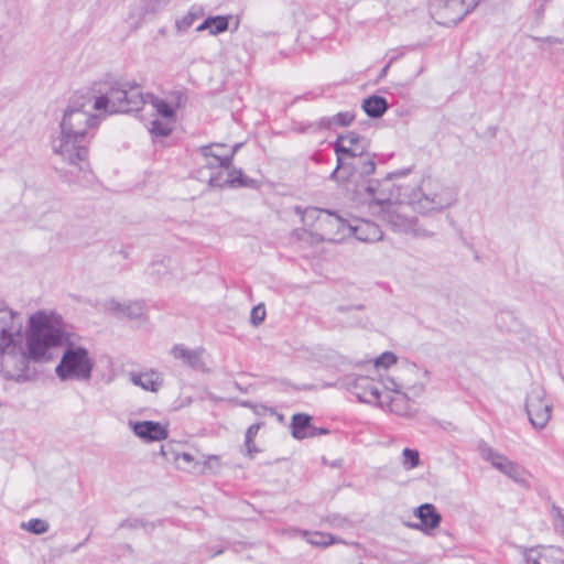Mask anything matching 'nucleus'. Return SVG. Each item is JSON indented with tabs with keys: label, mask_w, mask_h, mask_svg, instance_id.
<instances>
[{
	"label": "nucleus",
	"mask_w": 564,
	"mask_h": 564,
	"mask_svg": "<svg viewBox=\"0 0 564 564\" xmlns=\"http://www.w3.org/2000/svg\"><path fill=\"white\" fill-rule=\"evenodd\" d=\"M524 564H564V551L556 546H538L525 551Z\"/></svg>",
	"instance_id": "nucleus-14"
},
{
	"label": "nucleus",
	"mask_w": 564,
	"mask_h": 564,
	"mask_svg": "<svg viewBox=\"0 0 564 564\" xmlns=\"http://www.w3.org/2000/svg\"><path fill=\"white\" fill-rule=\"evenodd\" d=\"M554 527L564 536V511L560 508L554 509Z\"/></svg>",
	"instance_id": "nucleus-44"
},
{
	"label": "nucleus",
	"mask_w": 564,
	"mask_h": 564,
	"mask_svg": "<svg viewBox=\"0 0 564 564\" xmlns=\"http://www.w3.org/2000/svg\"><path fill=\"white\" fill-rule=\"evenodd\" d=\"M350 235V223H347L335 213L325 210L314 236L322 241L339 242Z\"/></svg>",
	"instance_id": "nucleus-9"
},
{
	"label": "nucleus",
	"mask_w": 564,
	"mask_h": 564,
	"mask_svg": "<svg viewBox=\"0 0 564 564\" xmlns=\"http://www.w3.org/2000/svg\"><path fill=\"white\" fill-rule=\"evenodd\" d=\"M204 15V9L200 6H192L188 12L182 18L176 20L175 28L178 32L187 31L194 22Z\"/></svg>",
	"instance_id": "nucleus-30"
},
{
	"label": "nucleus",
	"mask_w": 564,
	"mask_h": 564,
	"mask_svg": "<svg viewBox=\"0 0 564 564\" xmlns=\"http://www.w3.org/2000/svg\"><path fill=\"white\" fill-rule=\"evenodd\" d=\"M265 318V308L262 304L254 306L251 311L250 321L254 326L260 325Z\"/></svg>",
	"instance_id": "nucleus-42"
},
{
	"label": "nucleus",
	"mask_w": 564,
	"mask_h": 564,
	"mask_svg": "<svg viewBox=\"0 0 564 564\" xmlns=\"http://www.w3.org/2000/svg\"><path fill=\"white\" fill-rule=\"evenodd\" d=\"M175 119H155L151 123L150 132L155 137H167L173 130Z\"/></svg>",
	"instance_id": "nucleus-34"
},
{
	"label": "nucleus",
	"mask_w": 564,
	"mask_h": 564,
	"mask_svg": "<svg viewBox=\"0 0 564 564\" xmlns=\"http://www.w3.org/2000/svg\"><path fill=\"white\" fill-rule=\"evenodd\" d=\"M203 348L191 349L183 344H175L171 348V355L173 358L181 360L185 366L193 369H203Z\"/></svg>",
	"instance_id": "nucleus-16"
},
{
	"label": "nucleus",
	"mask_w": 564,
	"mask_h": 564,
	"mask_svg": "<svg viewBox=\"0 0 564 564\" xmlns=\"http://www.w3.org/2000/svg\"><path fill=\"white\" fill-rule=\"evenodd\" d=\"M145 102L151 104V106L155 110V113L162 119H175V110L165 100L153 95H148Z\"/></svg>",
	"instance_id": "nucleus-29"
},
{
	"label": "nucleus",
	"mask_w": 564,
	"mask_h": 564,
	"mask_svg": "<svg viewBox=\"0 0 564 564\" xmlns=\"http://www.w3.org/2000/svg\"><path fill=\"white\" fill-rule=\"evenodd\" d=\"M129 376L134 386L141 387L145 391L156 392L163 386V377L155 370L131 372Z\"/></svg>",
	"instance_id": "nucleus-18"
},
{
	"label": "nucleus",
	"mask_w": 564,
	"mask_h": 564,
	"mask_svg": "<svg viewBox=\"0 0 564 564\" xmlns=\"http://www.w3.org/2000/svg\"><path fill=\"white\" fill-rule=\"evenodd\" d=\"M199 465V460L195 458L191 453L182 452L180 460L176 464V468L183 471L193 473Z\"/></svg>",
	"instance_id": "nucleus-37"
},
{
	"label": "nucleus",
	"mask_w": 564,
	"mask_h": 564,
	"mask_svg": "<svg viewBox=\"0 0 564 564\" xmlns=\"http://www.w3.org/2000/svg\"><path fill=\"white\" fill-rule=\"evenodd\" d=\"M348 389L365 403H381V383L366 376H357L347 382Z\"/></svg>",
	"instance_id": "nucleus-10"
},
{
	"label": "nucleus",
	"mask_w": 564,
	"mask_h": 564,
	"mask_svg": "<svg viewBox=\"0 0 564 564\" xmlns=\"http://www.w3.org/2000/svg\"><path fill=\"white\" fill-rule=\"evenodd\" d=\"M456 200L453 188L431 177L423 178L421 184L409 194L408 205L421 214L442 212Z\"/></svg>",
	"instance_id": "nucleus-5"
},
{
	"label": "nucleus",
	"mask_w": 564,
	"mask_h": 564,
	"mask_svg": "<svg viewBox=\"0 0 564 564\" xmlns=\"http://www.w3.org/2000/svg\"><path fill=\"white\" fill-rule=\"evenodd\" d=\"M397 362V356L393 352L386 351L381 354L376 360H375V367L376 368H389L393 364Z\"/></svg>",
	"instance_id": "nucleus-41"
},
{
	"label": "nucleus",
	"mask_w": 564,
	"mask_h": 564,
	"mask_svg": "<svg viewBox=\"0 0 564 564\" xmlns=\"http://www.w3.org/2000/svg\"><path fill=\"white\" fill-rule=\"evenodd\" d=\"M93 109L105 113L138 111L145 98L138 84L127 80L108 79L100 83Z\"/></svg>",
	"instance_id": "nucleus-4"
},
{
	"label": "nucleus",
	"mask_w": 564,
	"mask_h": 564,
	"mask_svg": "<svg viewBox=\"0 0 564 564\" xmlns=\"http://www.w3.org/2000/svg\"><path fill=\"white\" fill-rule=\"evenodd\" d=\"M229 18L223 15L208 17L196 28L197 32L208 30L212 35L220 34L228 30Z\"/></svg>",
	"instance_id": "nucleus-24"
},
{
	"label": "nucleus",
	"mask_w": 564,
	"mask_h": 564,
	"mask_svg": "<svg viewBox=\"0 0 564 564\" xmlns=\"http://www.w3.org/2000/svg\"><path fill=\"white\" fill-rule=\"evenodd\" d=\"M230 167H218L212 171L206 169H198L196 171L197 180L207 183L209 187H225L227 186V170Z\"/></svg>",
	"instance_id": "nucleus-21"
},
{
	"label": "nucleus",
	"mask_w": 564,
	"mask_h": 564,
	"mask_svg": "<svg viewBox=\"0 0 564 564\" xmlns=\"http://www.w3.org/2000/svg\"><path fill=\"white\" fill-rule=\"evenodd\" d=\"M406 205L402 203L390 204L388 208L381 213V218L392 229L400 232H409L413 228L415 218L409 217L405 213Z\"/></svg>",
	"instance_id": "nucleus-13"
},
{
	"label": "nucleus",
	"mask_w": 564,
	"mask_h": 564,
	"mask_svg": "<svg viewBox=\"0 0 564 564\" xmlns=\"http://www.w3.org/2000/svg\"><path fill=\"white\" fill-rule=\"evenodd\" d=\"M416 516L427 529L437 528L442 520L441 514L437 513L435 507L430 503H425L419 507L416 510Z\"/></svg>",
	"instance_id": "nucleus-25"
},
{
	"label": "nucleus",
	"mask_w": 564,
	"mask_h": 564,
	"mask_svg": "<svg viewBox=\"0 0 564 564\" xmlns=\"http://www.w3.org/2000/svg\"><path fill=\"white\" fill-rule=\"evenodd\" d=\"M525 411L535 429H543L552 414V404L545 400V391L539 384H533L527 395Z\"/></svg>",
	"instance_id": "nucleus-8"
},
{
	"label": "nucleus",
	"mask_w": 564,
	"mask_h": 564,
	"mask_svg": "<svg viewBox=\"0 0 564 564\" xmlns=\"http://www.w3.org/2000/svg\"><path fill=\"white\" fill-rule=\"evenodd\" d=\"M479 0H432L431 12L438 24L452 26L462 21Z\"/></svg>",
	"instance_id": "nucleus-6"
},
{
	"label": "nucleus",
	"mask_w": 564,
	"mask_h": 564,
	"mask_svg": "<svg viewBox=\"0 0 564 564\" xmlns=\"http://www.w3.org/2000/svg\"><path fill=\"white\" fill-rule=\"evenodd\" d=\"M480 454L484 459L489 462L496 469H498L502 474L507 469L508 465L511 463V460L508 457L494 451L491 447L487 445L480 447Z\"/></svg>",
	"instance_id": "nucleus-27"
},
{
	"label": "nucleus",
	"mask_w": 564,
	"mask_h": 564,
	"mask_svg": "<svg viewBox=\"0 0 564 564\" xmlns=\"http://www.w3.org/2000/svg\"><path fill=\"white\" fill-rule=\"evenodd\" d=\"M22 315L0 300V373L15 381L28 379V357L22 348Z\"/></svg>",
	"instance_id": "nucleus-3"
},
{
	"label": "nucleus",
	"mask_w": 564,
	"mask_h": 564,
	"mask_svg": "<svg viewBox=\"0 0 564 564\" xmlns=\"http://www.w3.org/2000/svg\"><path fill=\"white\" fill-rule=\"evenodd\" d=\"M223 550L217 551L214 555L221 554Z\"/></svg>",
	"instance_id": "nucleus-50"
},
{
	"label": "nucleus",
	"mask_w": 564,
	"mask_h": 564,
	"mask_svg": "<svg viewBox=\"0 0 564 564\" xmlns=\"http://www.w3.org/2000/svg\"><path fill=\"white\" fill-rule=\"evenodd\" d=\"M107 307L109 311L120 316H127L132 319H138L143 315V304L141 302L120 303L115 300H110L107 303Z\"/></svg>",
	"instance_id": "nucleus-20"
},
{
	"label": "nucleus",
	"mask_w": 564,
	"mask_h": 564,
	"mask_svg": "<svg viewBox=\"0 0 564 564\" xmlns=\"http://www.w3.org/2000/svg\"><path fill=\"white\" fill-rule=\"evenodd\" d=\"M406 389H409V391L413 394V395H419L422 393L424 387L423 384H419V386H413V387H406Z\"/></svg>",
	"instance_id": "nucleus-47"
},
{
	"label": "nucleus",
	"mask_w": 564,
	"mask_h": 564,
	"mask_svg": "<svg viewBox=\"0 0 564 564\" xmlns=\"http://www.w3.org/2000/svg\"><path fill=\"white\" fill-rule=\"evenodd\" d=\"M354 120V115L349 111L339 112L333 117H324L315 124H310L308 128H316L318 130L330 129L333 127H346Z\"/></svg>",
	"instance_id": "nucleus-22"
},
{
	"label": "nucleus",
	"mask_w": 564,
	"mask_h": 564,
	"mask_svg": "<svg viewBox=\"0 0 564 564\" xmlns=\"http://www.w3.org/2000/svg\"><path fill=\"white\" fill-rule=\"evenodd\" d=\"M506 476L511 478L513 481L523 484L524 482V469L519 466L517 463L512 462L508 465L507 469L503 473Z\"/></svg>",
	"instance_id": "nucleus-39"
},
{
	"label": "nucleus",
	"mask_w": 564,
	"mask_h": 564,
	"mask_svg": "<svg viewBox=\"0 0 564 564\" xmlns=\"http://www.w3.org/2000/svg\"><path fill=\"white\" fill-rule=\"evenodd\" d=\"M21 528L33 534H43L48 531L50 525L47 521L34 518L29 520L28 522H22Z\"/></svg>",
	"instance_id": "nucleus-36"
},
{
	"label": "nucleus",
	"mask_w": 564,
	"mask_h": 564,
	"mask_svg": "<svg viewBox=\"0 0 564 564\" xmlns=\"http://www.w3.org/2000/svg\"><path fill=\"white\" fill-rule=\"evenodd\" d=\"M410 234L414 235L415 237L420 238H431L434 236L433 230H429L426 228H423L417 224V220L415 219L413 223V228L409 231Z\"/></svg>",
	"instance_id": "nucleus-43"
},
{
	"label": "nucleus",
	"mask_w": 564,
	"mask_h": 564,
	"mask_svg": "<svg viewBox=\"0 0 564 564\" xmlns=\"http://www.w3.org/2000/svg\"><path fill=\"white\" fill-rule=\"evenodd\" d=\"M133 433L144 442L166 440L169 432L165 426L154 421L130 422Z\"/></svg>",
	"instance_id": "nucleus-15"
},
{
	"label": "nucleus",
	"mask_w": 564,
	"mask_h": 564,
	"mask_svg": "<svg viewBox=\"0 0 564 564\" xmlns=\"http://www.w3.org/2000/svg\"><path fill=\"white\" fill-rule=\"evenodd\" d=\"M294 534L305 539L307 543L314 546H328L336 542L334 535L318 531H307L301 529H293Z\"/></svg>",
	"instance_id": "nucleus-23"
},
{
	"label": "nucleus",
	"mask_w": 564,
	"mask_h": 564,
	"mask_svg": "<svg viewBox=\"0 0 564 564\" xmlns=\"http://www.w3.org/2000/svg\"><path fill=\"white\" fill-rule=\"evenodd\" d=\"M325 214V209L316 208V207H308L303 212L302 220L306 226H310L313 228V235H315L317 230V226H319V220L322 218V215Z\"/></svg>",
	"instance_id": "nucleus-35"
},
{
	"label": "nucleus",
	"mask_w": 564,
	"mask_h": 564,
	"mask_svg": "<svg viewBox=\"0 0 564 564\" xmlns=\"http://www.w3.org/2000/svg\"><path fill=\"white\" fill-rule=\"evenodd\" d=\"M389 409L391 412L401 416H411L413 414L406 393H397L392 397L389 401Z\"/></svg>",
	"instance_id": "nucleus-28"
},
{
	"label": "nucleus",
	"mask_w": 564,
	"mask_h": 564,
	"mask_svg": "<svg viewBox=\"0 0 564 564\" xmlns=\"http://www.w3.org/2000/svg\"><path fill=\"white\" fill-rule=\"evenodd\" d=\"M358 161L356 163L347 162L346 165L352 166L355 170H357L360 175L368 176L375 173L376 171V163L373 161V158L368 154V151L362 156H357Z\"/></svg>",
	"instance_id": "nucleus-32"
},
{
	"label": "nucleus",
	"mask_w": 564,
	"mask_h": 564,
	"mask_svg": "<svg viewBox=\"0 0 564 564\" xmlns=\"http://www.w3.org/2000/svg\"><path fill=\"white\" fill-rule=\"evenodd\" d=\"M84 108V104H74L67 107L59 124L61 135L53 141V151L64 164L58 170L72 175L68 177V182H73V176L88 167L87 144L90 132L99 123L98 116Z\"/></svg>",
	"instance_id": "nucleus-2"
},
{
	"label": "nucleus",
	"mask_w": 564,
	"mask_h": 564,
	"mask_svg": "<svg viewBox=\"0 0 564 564\" xmlns=\"http://www.w3.org/2000/svg\"><path fill=\"white\" fill-rule=\"evenodd\" d=\"M312 417L305 413H297L292 416L291 431L296 440L314 437L317 435V427L311 424Z\"/></svg>",
	"instance_id": "nucleus-19"
},
{
	"label": "nucleus",
	"mask_w": 564,
	"mask_h": 564,
	"mask_svg": "<svg viewBox=\"0 0 564 564\" xmlns=\"http://www.w3.org/2000/svg\"><path fill=\"white\" fill-rule=\"evenodd\" d=\"M316 433H317V435H321V434H326V433H328V431H327V430H325V429H317Z\"/></svg>",
	"instance_id": "nucleus-48"
},
{
	"label": "nucleus",
	"mask_w": 564,
	"mask_h": 564,
	"mask_svg": "<svg viewBox=\"0 0 564 564\" xmlns=\"http://www.w3.org/2000/svg\"><path fill=\"white\" fill-rule=\"evenodd\" d=\"M202 457L205 458L204 466L206 468H213L214 463H218L217 456H213V455L204 456V455H202Z\"/></svg>",
	"instance_id": "nucleus-46"
},
{
	"label": "nucleus",
	"mask_w": 564,
	"mask_h": 564,
	"mask_svg": "<svg viewBox=\"0 0 564 564\" xmlns=\"http://www.w3.org/2000/svg\"><path fill=\"white\" fill-rule=\"evenodd\" d=\"M26 346L29 356L35 361L52 359L51 349L65 346L59 364L55 368L62 381L77 380L88 382L91 379L95 366L88 350L75 345L63 328L58 316L45 312H36L29 318L26 330Z\"/></svg>",
	"instance_id": "nucleus-1"
},
{
	"label": "nucleus",
	"mask_w": 564,
	"mask_h": 564,
	"mask_svg": "<svg viewBox=\"0 0 564 564\" xmlns=\"http://www.w3.org/2000/svg\"><path fill=\"white\" fill-rule=\"evenodd\" d=\"M392 176L393 174H389L382 182L371 181L366 187V192L372 200L371 208H380V214L383 209L388 208L390 204H394L392 200L394 198L397 199L400 195H394L392 191Z\"/></svg>",
	"instance_id": "nucleus-11"
},
{
	"label": "nucleus",
	"mask_w": 564,
	"mask_h": 564,
	"mask_svg": "<svg viewBox=\"0 0 564 564\" xmlns=\"http://www.w3.org/2000/svg\"><path fill=\"white\" fill-rule=\"evenodd\" d=\"M259 430L260 424L256 423L250 425L246 432L245 445L249 454L258 452V449L254 447L253 440L257 436Z\"/></svg>",
	"instance_id": "nucleus-40"
},
{
	"label": "nucleus",
	"mask_w": 564,
	"mask_h": 564,
	"mask_svg": "<svg viewBox=\"0 0 564 564\" xmlns=\"http://www.w3.org/2000/svg\"><path fill=\"white\" fill-rule=\"evenodd\" d=\"M241 143H237L230 148L226 145L225 155L230 156V165H232L234 156L237 153V151L241 148Z\"/></svg>",
	"instance_id": "nucleus-45"
},
{
	"label": "nucleus",
	"mask_w": 564,
	"mask_h": 564,
	"mask_svg": "<svg viewBox=\"0 0 564 564\" xmlns=\"http://www.w3.org/2000/svg\"><path fill=\"white\" fill-rule=\"evenodd\" d=\"M362 109L372 118H380L388 109L386 98L380 96H370L362 102Z\"/></svg>",
	"instance_id": "nucleus-26"
},
{
	"label": "nucleus",
	"mask_w": 564,
	"mask_h": 564,
	"mask_svg": "<svg viewBox=\"0 0 564 564\" xmlns=\"http://www.w3.org/2000/svg\"><path fill=\"white\" fill-rule=\"evenodd\" d=\"M181 447L182 445L178 442L170 441L161 445L160 454L165 460L172 462L176 465L183 452L181 451Z\"/></svg>",
	"instance_id": "nucleus-33"
},
{
	"label": "nucleus",
	"mask_w": 564,
	"mask_h": 564,
	"mask_svg": "<svg viewBox=\"0 0 564 564\" xmlns=\"http://www.w3.org/2000/svg\"><path fill=\"white\" fill-rule=\"evenodd\" d=\"M402 464L405 469H412L420 464L419 452L411 448H404L402 452Z\"/></svg>",
	"instance_id": "nucleus-38"
},
{
	"label": "nucleus",
	"mask_w": 564,
	"mask_h": 564,
	"mask_svg": "<svg viewBox=\"0 0 564 564\" xmlns=\"http://www.w3.org/2000/svg\"><path fill=\"white\" fill-rule=\"evenodd\" d=\"M369 145V140L356 132L350 131L339 135L334 144L338 164L330 177L335 178L338 170L346 166L347 159H357L366 154Z\"/></svg>",
	"instance_id": "nucleus-7"
},
{
	"label": "nucleus",
	"mask_w": 564,
	"mask_h": 564,
	"mask_svg": "<svg viewBox=\"0 0 564 564\" xmlns=\"http://www.w3.org/2000/svg\"><path fill=\"white\" fill-rule=\"evenodd\" d=\"M226 144L210 143L202 145L198 152L202 155L203 162L199 169L212 171L218 167H231L230 156L225 155Z\"/></svg>",
	"instance_id": "nucleus-12"
},
{
	"label": "nucleus",
	"mask_w": 564,
	"mask_h": 564,
	"mask_svg": "<svg viewBox=\"0 0 564 564\" xmlns=\"http://www.w3.org/2000/svg\"><path fill=\"white\" fill-rule=\"evenodd\" d=\"M226 178L228 187H252L256 183L253 180L247 177L239 169L230 167L227 170Z\"/></svg>",
	"instance_id": "nucleus-31"
},
{
	"label": "nucleus",
	"mask_w": 564,
	"mask_h": 564,
	"mask_svg": "<svg viewBox=\"0 0 564 564\" xmlns=\"http://www.w3.org/2000/svg\"><path fill=\"white\" fill-rule=\"evenodd\" d=\"M390 64H391V62H390L388 65H386V66L383 67L382 72H381V76H383V75H386V74H387V70H388V68L390 67Z\"/></svg>",
	"instance_id": "nucleus-49"
},
{
	"label": "nucleus",
	"mask_w": 564,
	"mask_h": 564,
	"mask_svg": "<svg viewBox=\"0 0 564 564\" xmlns=\"http://www.w3.org/2000/svg\"><path fill=\"white\" fill-rule=\"evenodd\" d=\"M350 228L351 235L360 241L373 242L382 238V230L380 227L370 220H355L354 224L350 223Z\"/></svg>",
	"instance_id": "nucleus-17"
}]
</instances>
